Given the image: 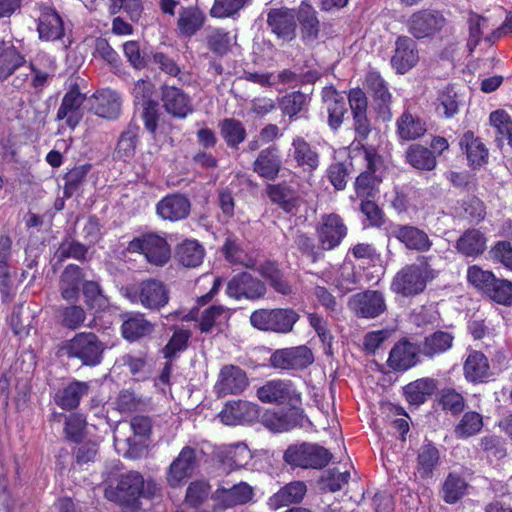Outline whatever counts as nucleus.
Here are the masks:
<instances>
[{
	"label": "nucleus",
	"instance_id": "f257e3e1",
	"mask_svg": "<svg viewBox=\"0 0 512 512\" xmlns=\"http://www.w3.org/2000/svg\"><path fill=\"white\" fill-rule=\"evenodd\" d=\"M157 486L153 481H145L137 471H129L110 480L104 490V497L113 503L125 508H134L139 499L153 498Z\"/></svg>",
	"mask_w": 512,
	"mask_h": 512
},
{
	"label": "nucleus",
	"instance_id": "f03ea898",
	"mask_svg": "<svg viewBox=\"0 0 512 512\" xmlns=\"http://www.w3.org/2000/svg\"><path fill=\"white\" fill-rule=\"evenodd\" d=\"M432 256H419L417 262L404 266L397 272L391 283V290L404 297L422 293L428 282L438 276L429 261Z\"/></svg>",
	"mask_w": 512,
	"mask_h": 512
},
{
	"label": "nucleus",
	"instance_id": "7ed1b4c3",
	"mask_svg": "<svg viewBox=\"0 0 512 512\" xmlns=\"http://www.w3.org/2000/svg\"><path fill=\"white\" fill-rule=\"evenodd\" d=\"M122 296L134 305H140L150 312H159L170 300L168 286L156 278H147L121 288Z\"/></svg>",
	"mask_w": 512,
	"mask_h": 512
},
{
	"label": "nucleus",
	"instance_id": "20e7f679",
	"mask_svg": "<svg viewBox=\"0 0 512 512\" xmlns=\"http://www.w3.org/2000/svg\"><path fill=\"white\" fill-rule=\"evenodd\" d=\"M106 344L93 332H79L65 340L59 353L68 359L77 360L82 366L96 367L104 359Z\"/></svg>",
	"mask_w": 512,
	"mask_h": 512
},
{
	"label": "nucleus",
	"instance_id": "39448f33",
	"mask_svg": "<svg viewBox=\"0 0 512 512\" xmlns=\"http://www.w3.org/2000/svg\"><path fill=\"white\" fill-rule=\"evenodd\" d=\"M332 459V454L322 446L312 443L292 444L284 452V462L292 468L322 469Z\"/></svg>",
	"mask_w": 512,
	"mask_h": 512
},
{
	"label": "nucleus",
	"instance_id": "423d86ee",
	"mask_svg": "<svg viewBox=\"0 0 512 512\" xmlns=\"http://www.w3.org/2000/svg\"><path fill=\"white\" fill-rule=\"evenodd\" d=\"M129 249L141 252L149 263L156 266L165 265L171 256L166 238L157 233H146L134 238L129 244Z\"/></svg>",
	"mask_w": 512,
	"mask_h": 512
},
{
	"label": "nucleus",
	"instance_id": "0eeeda50",
	"mask_svg": "<svg viewBox=\"0 0 512 512\" xmlns=\"http://www.w3.org/2000/svg\"><path fill=\"white\" fill-rule=\"evenodd\" d=\"M261 423L268 430L277 433L311 425L303 410L297 408L266 410L261 416Z\"/></svg>",
	"mask_w": 512,
	"mask_h": 512
},
{
	"label": "nucleus",
	"instance_id": "6e6552de",
	"mask_svg": "<svg viewBox=\"0 0 512 512\" xmlns=\"http://www.w3.org/2000/svg\"><path fill=\"white\" fill-rule=\"evenodd\" d=\"M270 366L280 370H304L314 362V355L305 345L275 350L269 359Z\"/></svg>",
	"mask_w": 512,
	"mask_h": 512
},
{
	"label": "nucleus",
	"instance_id": "1a4fd4ad",
	"mask_svg": "<svg viewBox=\"0 0 512 512\" xmlns=\"http://www.w3.org/2000/svg\"><path fill=\"white\" fill-rule=\"evenodd\" d=\"M348 307L359 318L373 319L386 311L384 294L377 290H365L354 294L348 301Z\"/></svg>",
	"mask_w": 512,
	"mask_h": 512
},
{
	"label": "nucleus",
	"instance_id": "9d476101",
	"mask_svg": "<svg viewBox=\"0 0 512 512\" xmlns=\"http://www.w3.org/2000/svg\"><path fill=\"white\" fill-rule=\"evenodd\" d=\"M347 226L336 213L325 214L316 227V233L322 250H333L347 236Z\"/></svg>",
	"mask_w": 512,
	"mask_h": 512
},
{
	"label": "nucleus",
	"instance_id": "9b49d317",
	"mask_svg": "<svg viewBox=\"0 0 512 512\" xmlns=\"http://www.w3.org/2000/svg\"><path fill=\"white\" fill-rule=\"evenodd\" d=\"M365 85L371 92L375 112L383 121H389L392 117V95L387 82L377 71H369L365 77Z\"/></svg>",
	"mask_w": 512,
	"mask_h": 512
},
{
	"label": "nucleus",
	"instance_id": "f8f14e48",
	"mask_svg": "<svg viewBox=\"0 0 512 512\" xmlns=\"http://www.w3.org/2000/svg\"><path fill=\"white\" fill-rule=\"evenodd\" d=\"M444 16L436 10H420L413 13L408 22V32L416 39L431 37L445 25Z\"/></svg>",
	"mask_w": 512,
	"mask_h": 512
},
{
	"label": "nucleus",
	"instance_id": "ddd939ff",
	"mask_svg": "<svg viewBox=\"0 0 512 512\" xmlns=\"http://www.w3.org/2000/svg\"><path fill=\"white\" fill-rule=\"evenodd\" d=\"M418 351L417 342L412 343L407 338H402L391 348L387 366L394 372H406L421 363L422 355Z\"/></svg>",
	"mask_w": 512,
	"mask_h": 512
},
{
	"label": "nucleus",
	"instance_id": "4468645a",
	"mask_svg": "<svg viewBox=\"0 0 512 512\" xmlns=\"http://www.w3.org/2000/svg\"><path fill=\"white\" fill-rule=\"evenodd\" d=\"M226 293L229 297L237 300L241 298L256 300L264 297L266 286L258 278L247 272H242L229 280Z\"/></svg>",
	"mask_w": 512,
	"mask_h": 512
},
{
	"label": "nucleus",
	"instance_id": "2eb2a0df",
	"mask_svg": "<svg viewBox=\"0 0 512 512\" xmlns=\"http://www.w3.org/2000/svg\"><path fill=\"white\" fill-rule=\"evenodd\" d=\"M254 497V488L247 482L241 481L230 488L218 487L212 495L220 510H228L246 505Z\"/></svg>",
	"mask_w": 512,
	"mask_h": 512
},
{
	"label": "nucleus",
	"instance_id": "dca6fc26",
	"mask_svg": "<svg viewBox=\"0 0 512 512\" xmlns=\"http://www.w3.org/2000/svg\"><path fill=\"white\" fill-rule=\"evenodd\" d=\"M419 61V53L416 42L408 36H398L395 41L394 53L390 64L397 74H406Z\"/></svg>",
	"mask_w": 512,
	"mask_h": 512
},
{
	"label": "nucleus",
	"instance_id": "f3484780",
	"mask_svg": "<svg viewBox=\"0 0 512 512\" xmlns=\"http://www.w3.org/2000/svg\"><path fill=\"white\" fill-rule=\"evenodd\" d=\"M391 237L397 239L407 249L417 251L419 253L428 252L433 245L428 234L413 225H392L389 231Z\"/></svg>",
	"mask_w": 512,
	"mask_h": 512
},
{
	"label": "nucleus",
	"instance_id": "a211bd4d",
	"mask_svg": "<svg viewBox=\"0 0 512 512\" xmlns=\"http://www.w3.org/2000/svg\"><path fill=\"white\" fill-rule=\"evenodd\" d=\"M156 214L164 221L177 222L190 215L191 202L181 193H170L160 199L156 204Z\"/></svg>",
	"mask_w": 512,
	"mask_h": 512
},
{
	"label": "nucleus",
	"instance_id": "6ab92c4d",
	"mask_svg": "<svg viewBox=\"0 0 512 512\" xmlns=\"http://www.w3.org/2000/svg\"><path fill=\"white\" fill-rule=\"evenodd\" d=\"M455 336L451 331L435 330L423 336L417 342L422 359L434 360L450 351L454 345Z\"/></svg>",
	"mask_w": 512,
	"mask_h": 512
},
{
	"label": "nucleus",
	"instance_id": "aec40b11",
	"mask_svg": "<svg viewBox=\"0 0 512 512\" xmlns=\"http://www.w3.org/2000/svg\"><path fill=\"white\" fill-rule=\"evenodd\" d=\"M196 466V452L194 448L185 446L170 464L167 482L173 487H180L188 478L191 477Z\"/></svg>",
	"mask_w": 512,
	"mask_h": 512
},
{
	"label": "nucleus",
	"instance_id": "412c9836",
	"mask_svg": "<svg viewBox=\"0 0 512 512\" xmlns=\"http://www.w3.org/2000/svg\"><path fill=\"white\" fill-rule=\"evenodd\" d=\"M85 100V94L81 93L77 86H73L62 98L56 120H64L67 127L75 129L82 119L81 106Z\"/></svg>",
	"mask_w": 512,
	"mask_h": 512
},
{
	"label": "nucleus",
	"instance_id": "4be33fe9",
	"mask_svg": "<svg viewBox=\"0 0 512 512\" xmlns=\"http://www.w3.org/2000/svg\"><path fill=\"white\" fill-rule=\"evenodd\" d=\"M161 100L165 111L174 118L184 119L193 112L190 96L175 86H163Z\"/></svg>",
	"mask_w": 512,
	"mask_h": 512
},
{
	"label": "nucleus",
	"instance_id": "5701e85b",
	"mask_svg": "<svg viewBox=\"0 0 512 512\" xmlns=\"http://www.w3.org/2000/svg\"><path fill=\"white\" fill-rule=\"evenodd\" d=\"M246 372L238 366H224L219 373L216 390L219 396L237 395L248 387Z\"/></svg>",
	"mask_w": 512,
	"mask_h": 512
},
{
	"label": "nucleus",
	"instance_id": "b1692460",
	"mask_svg": "<svg viewBox=\"0 0 512 512\" xmlns=\"http://www.w3.org/2000/svg\"><path fill=\"white\" fill-rule=\"evenodd\" d=\"M253 171L261 178L274 181L282 168V156L279 147L272 144L262 149L253 162Z\"/></svg>",
	"mask_w": 512,
	"mask_h": 512
},
{
	"label": "nucleus",
	"instance_id": "393cba45",
	"mask_svg": "<svg viewBox=\"0 0 512 512\" xmlns=\"http://www.w3.org/2000/svg\"><path fill=\"white\" fill-rule=\"evenodd\" d=\"M440 464L441 455L438 447L425 438L417 450L415 474L423 480L431 479Z\"/></svg>",
	"mask_w": 512,
	"mask_h": 512
},
{
	"label": "nucleus",
	"instance_id": "a878e982",
	"mask_svg": "<svg viewBox=\"0 0 512 512\" xmlns=\"http://www.w3.org/2000/svg\"><path fill=\"white\" fill-rule=\"evenodd\" d=\"M37 31L39 38L45 41H56L64 36V23L55 8L41 4Z\"/></svg>",
	"mask_w": 512,
	"mask_h": 512
},
{
	"label": "nucleus",
	"instance_id": "bb28decb",
	"mask_svg": "<svg viewBox=\"0 0 512 512\" xmlns=\"http://www.w3.org/2000/svg\"><path fill=\"white\" fill-rule=\"evenodd\" d=\"M297 396L296 389L290 380H270L257 390V397L263 403L283 404Z\"/></svg>",
	"mask_w": 512,
	"mask_h": 512
},
{
	"label": "nucleus",
	"instance_id": "cd10ccee",
	"mask_svg": "<svg viewBox=\"0 0 512 512\" xmlns=\"http://www.w3.org/2000/svg\"><path fill=\"white\" fill-rule=\"evenodd\" d=\"M461 151L466 155L468 166L479 169L488 163L489 151L482 140L472 131H466L459 139Z\"/></svg>",
	"mask_w": 512,
	"mask_h": 512
},
{
	"label": "nucleus",
	"instance_id": "c85d7f7f",
	"mask_svg": "<svg viewBox=\"0 0 512 512\" xmlns=\"http://www.w3.org/2000/svg\"><path fill=\"white\" fill-rule=\"evenodd\" d=\"M322 100L328 114V125L332 130H337L342 125L344 115L347 113L345 97L333 86H329L323 88Z\"/></svg>",
	"mask_w": 512,
	"mask_h": 512
},
{
	"label": "nucleus",
	"instance_id": "c756f323",
	"mask_svg": "<svg viewBox=\"0 0 512 512\" xmlns=\"http://www.w3.org/2000/svg\"><path fill=\"white\" fill-rule=\"evenodd\" d=\"M91 382L73 380L58 390L53 397L55 404L62 410L71 411L80 405L81 399L90 391Z\"/></svg>",
	"mask_w": 512,
	"mask_h": 512
},
{
	"label": "nucleus",
	"instance_id": "7c9ffc66",
	"mask_svg": "<svg viewBox=\"0 0 512 512\" xmlns=\"http://www.w3.org/2000/svg\"><path fill=\"white\" fill-rule=\"evenodd\" d=\"M307 493V485L303 481H292L281 487L267 500L270 510L276 511L282 507L299 504Z\"/></svg>",
	"mask_w": 512,
	"mask_h": 512
},
{
	"label": "nucleus",
	"instance_id": "2f4dec72",
	"mask_svg": "<svg viewBox=\"0 0 512 512\" xmlns=\"http://www.w3.org/2000/svg\"><path fill=\"white\" fill-rule=\"evenodd\" d=\"M267 24L278 39L290 42L296 37L294 15L286 9H271L267 15Z\"/></svg>",
	"mask_w": 512,
	"mask_h": 512
},
{
	"label": "nucleus",
	"instance_id": "473e14b6",
	"mask_svg": "<svg viewBox=\"0 0 512 512\" xmlns=\"http://www.w3.org/2000/svg\"><path fill=\"white\" fill-rule=\"evenodd\" d=\"M465 379L472 384L487 383L493 373L488 358L480 351H472L463 364Z\"/></svg>",
	"mask_w": 512,
	"mask_h": 512
},
{
	"label": "nucleus",
	"instance_id": "72a5a7b5",
	"mask_svg": "<svg viewBox=\"0 0 512 512\" xmlns=\"http://www.w3.org/2000/svg\"><path fill=\"white\" fill-rule=\"evenodd\" d=\"M266 192L271 202L278 205L286 213L294 214L300 206L298 191L285 182L268 184Z\"/></svg>",
	"mask_w": 512,
	"mask_h": 512
},
{
	"label": "nucleus",
	"instance_id": "f704fd0d",
	"mask_svg": "<svg viewBox=\"0 0 512 512\" xmlns=\"http://www.w3.org/2000/svg\"><path fill=\"white\" fill-rule=\"evenodd\" d=\"M291 155L296 166L304 171L312 173L320 165V155L315 147H312L303 137L296 136L291 143Z\"/></svg>",
	"mask_w": 512,
	"mask_h": 512
},
{
	"label": "nucleus",
	"instance_id": "c9c22d12",
	"mask_svg": "<svg viewBox=\"0 0 512 512\" xmlns=\"http://www.w3.org/2000/svg\"><path fill=\"white\" fill-rule=\"evenodd\" d=\"M92 111L105 119H116L121 110V100L115 91L102 89L94 93Z\"/></svg>",
	"mask_w": 512,
	"mask_h": 512
},
{
	"label": "nucleus",
	"instance_id": "e433bc0d",
	"mask_svg": "<svg viewBox=\"0 0 512 512\" xmlns=\"http://www.w3.org/2000/svg\"><path fill=\"white\" fill-rule=\"evenodd\" d=\"M155 329V325L145 318L143 313L132 312L125 315L121 326L124 339L134 342L149 336Z\"/></svg>",
	"mask_w": 512,
	"mask_h": 512
},
{
	"label": "nucleus",
	"instance_id": "4c0bfd02",
	"mask_svg": "<svg viewBox=\"0 0 512 512\" xmlns=\"http://www.w3.org/2000/svg\"><path fill=\"white\" fill-rule=\"evenodd\" d=\"M456 250L465 257L476 258L487 248V238L478 229H467L457 239Z\"/></svg>",
	"mask_w": 512,
	"mask_h": 512
},
{
	"label": "nucleus",
	"instance_id": "58836bf2",
	"mask_svg": "<svg viewBox=\"0 0 512 512\" xmlns=\"http://www.w3.org/2000/svg\"><path fill=\"white\" fill-rule=\"evenodd\" d=\"M437 390V380L423 377L410 382L404 387L406 401L410 405L420 406L424 404Z\"/></svg>",
	"mask_w": 512,
	"mask_h": 512
},
{
	"label": "nucleus",
	"instance_id": "ea45409f",
	"mask_svg": "<svg viewBox=\"0 0 512 512\" xmlns=\"http://www.w3.org/2000/svg\"><path fill=\"white\" fill-rule=\"evenodd\" d=\"M82 280V269L75 264L67 265L59 280V289L62 298L66 301H76L79 297Z\"/></svg>",
	"mask_w": 512,
	"mask_h": 512
},
{
	"label": "nucleus",
	"instance_id": "a19ab883",
	"mask_svg": "<svg viewBox=\"0 0 512 512\" xmlns=\"http://www.w3.org/2000/svg\"><path fill=\"white\" fill-rule=\"evenodd\" d=\"M301 39L305 44L316 41L320 32V22L316 10L309 4L302 3L297 14Z\"/></svg>",
	"mask_w": 512,
	"mask_h": 512
},
{
	"label": "nucleus",
	"instance_id": "79ce46f5",
	"mask_svg": "<svg viewBox=\"0 0 512 512\" xmlns=\"http://www.w3.org/2000/svg\"><path fill=\"white\" fill-rule=\"evenodd\" d=\"M139 130L137 124L129 123L119 136L114 152L115 158L124 162H129L134 158L139 143Z\"/></svg>",
	"mask_w": 512,
	"mask_h": 512
},
{
	"label": "nucleus",
	"instance_id": "37998d69",
	"mask_svg": "<svg viewBox=\"0 0 512 512\" xmlns=\"http://www.w3.org/2000/svg\"><path fill=\"white\" fill-rule=\"evenodd\" d=\"M231 316L229 309L222 305H212L206 308L200 316L198 326L202 333H211L213 329L222 331Z\"/></svg>",
	"mask_w": 512,
	"mask_h": 512
},
{
	"label": "nucleus",
	"instance_id": "c03bdc74",
	"mask_svg": "<svg viewBox=\"0 0 512 512\" xmlns=\"http://www.w3.org/2000/svg\"><path fill=\"white\" fill-rule=\"evenodd\" d=\"M24 64H26V58L15 46L0 44V81L7 80Z\"/></svg>",
	"mask_w": 512,
	"mask_h": 512
},
{
	"label": "nucleus",
	"instance_id": "a18cd8bd",
	"mask_svg": "<svg viewBox=\"0 0 512 512\" xmlns=\"http://www.w3.org/2000/svg\"><path fill=\"white\" fill-rule=\"evenodd\" d=\"M205 20V14L197 7L182 9L177 20L179 35L185 38H191L202 29Z\"/></svg>",
	"mask_w": 512,
	"mask_h": 512
},
{
	"label": "nucleus",
	"instance_id": "49530a36",
	"mask_svg": "<svg viewBox=\"0 0 512 512\" xmlns=\"http://www.w3.org/2000/svg\"><path fill=\"white\" fill-rule=\"evenodd\" d=\"M258 272L268 281L269 285L276 293L283 296H290L294 293L293 286L275 262L266 261L260 265Z\"/></svg>",
	"mask_w": 512,
	"mask_h": 512
},
{
	"label": "nucleus",
	"instance_id": "de8ad7c7",
	"mask_svg": "<svg viewBox=\"0 0 512 512\" xmlns=\"http://www.w3.org/2000/svg\"><path fill=\"white\" fill-rule=\"evenodd\" d=\"M397 133L403 140L410 141L422 137L426 131V122L409 112H403L396 122Z\"/></svg>",
	"mask_w": 512,
	"mask_h": 512
},
{
	"label": "nucleus",
	"instance_id": "09e8293b",
	"mask_svg": "<svg viewBox=\"0 0 512 512\" xmlns=\"http://www.w3.org/2000/svg\"><path fill=\"white\" fill-rule=\"evenodd\" d=\"M205 256L204 247L196 240H185L177 246L176 258L187 268H195L202 264Z\"/></svg>",
	"mask_w": 512,
	"mask_h": 512
},
{
	"label": "nucleus",
	"instance_id": "8fccbe9b",
	"mask_svg": "<svg viewBox=\"0 0 512 512\" xmlns=\"http://www.w3.org/2000/svg\"><path fill=\"white\" fill-rule=\"evenodd\" d=\"M220 135L231 149H238L247 137L243 123L235 118H225L219 123Z\"/></svg>",
	"mask_w": 512,
	"mask_h": 512
},
{
	"label": "nucleus",
	"instance_id": "3c124183",
	"mask_svg": "<svg viewBox=\"0 0 512 512\" xmlns=\"http://www.w3.org/2000/svg\"><path fill=\"white\" fill-rule=\"evenodd\" d=\"M468 483L457 472H450L442 485V498L447 504H455L467 493Z\"/></svg>",
	"mask_w": 512,
	"mask_h": 512
},
{
	"label": "nucleus",
	"instance_id": "603ef678",
	"mask_svg": "<svg viewBox=\"0 0 512 512\" xmlns=\"http://www.w3.org/2000/svg\"><path fill=\"white\" fill-rule=\"evenodd\" d=\"M309 102L308 95L298 90L285 94L280 98L278 105L283 115L288 116L290 121H294L301 112L307 110Z\"/></svg>",
	"mask_w": 512,
	"mask_h": 512
},
{
	"label": "nucleus",
	"instance_id": "864d4df0",
	"mask_svg": "<svg viewBox=\"0 0 512 512\" xmlns=\"http://www.w3.org/2000/svg\"><path fill=\"white\" fill-rule=\"evenodd\" d=\"M407 162L416 169L431 171L436 165V157L433 152L419 144H412L406 151Z\"/></svg>",
	"mask_w": 512,
	"mask_h": 512
},
{
	"label": "nucleus",
	"instance_id": "5fc2aeb1",
	"mask_svg": "<svg viewBox=\"0 0 512 512\" xmlns=\"http://www.w3.org/2000/svg\"><path fill=\"white\" fill-rule=\"evenodd\" d=\"M483 427V416L476 411H467L454 427L457 439H467L478 434Z\"/></svg>",
	"mask_w": 512,
	"mask_h": 512
},
{
	"label": "nucleus",
	"instance_id": "6e6d98bb",
	"mask_svg": "<svg viewBox=\"0 0 512 512\" xmlns=\"http://www.w3.org/2000/svg\"><path fill=\"white\" fill-rule=\"evenodd\" d=\"M252 458L248 446L243 442L229 445L223 455L222 462L230 470H237L245 467Z\"/></svg>",
	"mask_w": 512,
	"mask_h": 512
},
{
	"label": "nucleus",
	"instance_id": "4d7b16f0",
	"mask_svg": "<svg viewBox=\"0 0 512 512\" xmlns=\"http://www.w3.org/2000/svg\"><path fill=\"white\" fill-rule=\"evenodd\" d=\"M57 318L63 328L75 331L84 325L87 314L79 305H67L59 307Z\"/></svg>",
	"mask_w": 512,
	"mask_h": 512
},
{
	"label": "nucleus",
	"instance_id": "13d9d810",
	"mask_svg": "<svg viewBox=\"0 0 512 512\" xmlns=\"http://www.w3.org/2000/svg\"><path fill=\"white\" fill-rule=\"evenodd\" d=\"M191 332L187 329H176L167 344L162 348L163 357L169 361L177 358L188 348Z\"/></svg>",
	"mask_w": 512,
	"mask_h": 512
},
{
	"label": "nucleus",
	"instance_id": "bf43d9fd",
	"mask_svg": "<svg viewBox=\"0 0 512 512\" xmlns=\"http://www.w3.org/2000/svg\"><path fill=\"white\" fill-rule=\"evenodd\" d=\"M383 180L376 175L361 172L355 179L354 190L361 199L374 198L379 193V186Z\"/></svg>",
	"mask_w": 512,
	"mask_h": 512
},
{
	"label": "nucleus",
	"instance_id": "052dcab7",
	"mask_svg": "<svg viewBox=\"0 0 512 512\" xmlns=\"http://www.w3.org/2000/svg\"><path fill=\"white\" fill-rule=\"evenodd\" d=\"M86 417L80 413H70L65 416L64 435L73 443H80L85 436Z\"/></svg>",
	"mask_w": 512,
	"mask_h": 512
},
{
	"label": "nucleus",
	"instance_id": "680f3d73",
	"mask_svg": "<svg viewBox=\"0 0 512 512\" xmlns=\"http://www.w3.org/2000/svg\"><path fill=\"white\" fill-rule=\"evenodd\" d=\"M484 295L498 304L510 306L512 304V282L496 277Z\"/></svg>",
	"mask_w": 512,
	"mask_h": 512
},
{
	"label": "nucleus",
	"instance_id": "e2e57ef3",
	"mask_svg": "<svg viewBox=\"0 0 512 512\" xmlns=\"http://www.w3.org/2000/svg\"><path fill=\"white\" fill-rule=\"evenodd\" d=\"M437 110L442 112L445 118H452L459 111L458 95L452 85H447L439 91L437 97Z\"/></svg>",
	"mask_w": 512,
	"mask_h": 512
},
{
	"label": "nucleus",
	"instance_id": "0e129e2a",
	"mask_svg": "<svg viewBox=\"0 0 512 512\" xmlns=\"http://www.w3.org/2000/svg\"><path fill=\"white\" fill-rule=\"evenodd\" d=\"M88 248L86 245L76 240L65 239L59 245L56 256L58 260L63 261L65 259H75L80 262L86 260Z\"/></svg>",
	"mask_w": 512,
	"mask_h": 512
},
{
	"label": "nucleus",
	"instance_id": "69168bd1",
	"mask_svg": "<svg viewBox=\"0 0 512 512\" xmlns=\"http://www.w3.org/2000/svg\"><path fill=\"white\" fill-rule=\"evenodd\" d=\"M439 404L444 411L457 416L464 411L465 399L462 394L453 388H445L440 392Z\"/></svg>",
	"mask_w": 512,
	"mask_h": 512
},
{
	"label": "nucleus",
	"instance_id": "338daca9",
	"mask_svg": "<svg viewBox=\"0 0 512 512\" xmlns=\"http://www.w3.org/2000/svg\"><path fill=\"white\" fill-rule=\"evenodd\" d=\"M505 440L497 435H485L480 439L479 446L487 458L503 459L507 455Z\"/></svg>",
	"mask_w": 512,
	"mask_h": 512
},
{
	"label": "nucleus",
	"instance_id": "774afa93",
	"mask_svg": "<svg viewBox=\"0 0 512 512\" xmlns=\"http://www.w3.org/2000/svg\"><path fill=\"white\" fill-rule=\"evenodd\" d=\"M489 121L501 136L498 139L507 140L512 147V120L510 115L504 110H496L490 114Z\"/></svg>",
	"mask_w": 512,
	"mask_h": 512
}]
</instances>
